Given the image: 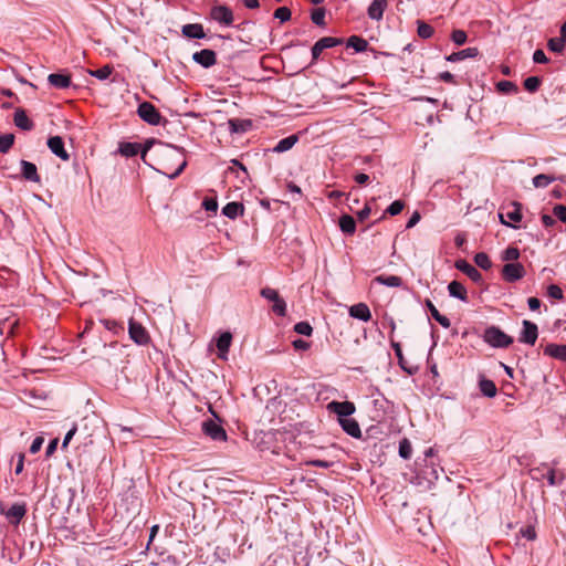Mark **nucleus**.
<instances>
[{"instance_id": "nucleus-17", "label": "nucleus", "mask_w": 566, "mask_h": 566, "mask_svg": "<svg viewBox=\"0 0 566 566\" xmlns=\"http://www.w3.org/2000/svg\"><path fill=\"white\" fill-rule=\"evenodd\" d=\"M388 6L387 0H374L368 7L367 13L371 20L380 21Z\"/></svg>"}, {"instance_id": "nucleus-24", "label": "nucleus", "mask_w": 566, "mask_h": 566, "mask_svg": "<svg viewBox=\"0 0 566 566\" xmlns=\"http://www.w3.org/2000/svg\"><path fill=\"white\" fill-rule=\"evenodd\" d=\"M448 291H449L450 296L459 298L463 302L468 301L467 289L459 281L450 282L448 285Z\"/></svg>"}, {"instance_id": "nucleus-2", "label": "nucleus", "mask_w": 566, "mask_h": 566, "mask_svg": "<svg viewBox=\"0 0 566 566\" xmlns=\"http://www.w3.org/2000/svg\"><path fill=\"white\" fill-rule=\"evenodd\" d=\"M483 339L485 343L496 348H506L513 343V338L497 326L488 327L484 331Z\"/></svg>"}, {"instance_id": "nucleus-51", "label": "nucleus", "mask_w": 566, "mask_h": 566, "mask_svg": "<svg viewBox=\"0 0 566 566\" xmlns=\"http://www.w3.org/2000/svg\"><path fill=\"white\" fill-rule=\"evenodd\" d=\"M403 207H405V203L401 200H395L386 209V213H389L390 216H397L402 211Z\"/></svg>"}, {"instance_id": "nucleus-21", "label": "nucleus", "mask_w": 566, "mask_h": 566, "mask_svg": "<svg viewBox=\"0 0 566 566\" xmlns=\"http://www.w3.org/2000/svg\"><path fill=\"white\" fill-rule=\"evenodd\" d=\"M228 125L231 134H243L251 129L252 120L232 118L228 120Z\"/></svg>"}, {"instance_id": "nucleus-20", "label": "nucleus", "mask_w": 566, "mask_h": 566, "mask_svg": "<svg viewBox=\"0 0 566 566\" xmlns=\"http://www.w3.org/2000/svg\"><path fill=\"white\" fill-rule=\"evenodd\" d=\"M342 429L350 437L353 438H360L361 437V430L358 424V422L353 418H344L343 420L338 421Z\"/></svg>"}, {"instance_id": "nucleus-29", "label": "nucleus", "mask_w": 566, "mask_h": 566, "mask_svg": "<svg viewBox=\"0 0 566 566\" xmlns=\"http://www.w3.org/2000/svg\"><path fill=\"white\" fill-rule=\"evenodd\" d=\"M426 306L428 311L430 312L431 316L444 328H449L451 325L450 319L440 314L438 308L434 306V304L430 300H426Z\"/></svg>"}, {"instance_id": "nucleus-45", "label": "nucleus", "mask_w": 566, "mask_h": 566, "mask_svg": "<svg viewBox=\"0 0 566 566\" xmlns=\"http://www.w3.org/2000/svg\"><path fill=\"white\" fill-rule=\"evenodd\" d=\"M112 72H113V67L111 65H104L95 71H92L91 75L101 81H104L111 76Z\"/></svg>"}, {"instance_id": "nucleus-47", "label": "nucleus", "mask_w": 566, "mask_h": 566, "mask_svg": "<svg viewBox=\"0 0 566 566\" xmlns=\"http://www.w3.org/2000/svg\"><path fill=\"white\" fill-rule=\"evenodd\" d=\"M418 35L422 39H429L433 34V28L426 22H418Z\"/></svg>"}, {"instance_id": "nucleus-1", "label": "nucleus", "mask_w": 566, "mask_h": 566, "mask_svg": "<svg viewBox=\"0 0 566 566\" xmlns=\"http://www.w3.org/2000/svg\"><path fill=\"white\" fill-rule=\"evenodd\" d=\"M155 144L158 145V148L154 151V155L158 160H160V168H158V171L163 172L170 179L178 177L187 165L178 147L157 142L151 138L146 140L143 148L138 143L122 142L118 146V153L127 158L134 157L140 153V158L146 161L147 153Z\"/></svg>"}, {"instance_id": "nucleus-11", "label": "nucleus", "mask_w": 566, "mask_h": 566, "mask_svg": "<svg viewBox=\"0 0 566 566\" xmlns=\"http://www.w3.org/2000/svg\"><path fill=\"white\" fill-rule=\"evenodd\" d=\"M138 116L149 125H166L167 119L164 118L158 108H137Z\"/></svg>"}, {"instance_id": "nucleus-35", "label": "nucleus", "mask_w": 566, "mask_h": 566, "mask_svg": "<svg viewBox=\"0 0 566 566\" xmlns=\"http://www.w3.org/2000/svg\"><path fill=\"white\" fill-rule=\"evenodd\" d=\"M367 46H368V42L358 35H352L347 40V48H352L356 52H364V51H366Z\"/></svg>"}, {"instance_id": "nucleus-6", "label": "nucleus", "mask_w": 566, "mask_h": 566, "mask_svg": "<svg viewBox=\"0 0 566 566\" xmlns=\"http://www.w3.org/2000/svg\"><path fill=\"white\" fill-rule=\"evenodd\" d=\"M327 410L338 416V421L348 418L356 411V407L350 401H331Z\"/></svg>"}, {"instance_id": "nucleus-12", "label": "nucleus", "mask_w": 566, "mask_h": 566, "mask_svg": "<svg viewBox=\"0 0 566 566\" xmlns=\"http://www.w3.org/2000/svg\"><path fill=\"white\" fill-rule=\"evenodd\" d=\"M0 511L11 524L18 525L25 516L27 505L25 503H14L8 511L4 512L2 509Z\"/></svg>"}, {"instance_id": "nucleus-34", "label": "nucleus", "mask_w": 566, "mask_h": 566, "mask_svg": "<svg viewBox=\"0 0 566 566\" xmlns=\"http://www.w3.org/2000/svg\"><path fill=\"white\" fill-rule=\"evenodd\" d=\"M391 344V347L392 349L395 350V354H396V357L398 359V364L399 366L405 370L407 371L409 375H412L413 374V370L411 368H408L407 367V361L403 357V354H402V349H401V346L398 342H395L391 339L390 342Z\"/></svg>"}, {"instance_id": "nucleus-10", "label": "nucleus", "mask_w": 566, "mask_h": 566, "mask_svg": "<svg viewBox=\"0 0 566 566\" xmlns=\"http://www.w3.org/2000/svg\"><path fill=\"white\" fill-rule=\"evenodd\" d=\"M523 329L521 332L518 340L521 343L533 346L538 336L537 325L531 321H523Z\"/></svg>"}, {"instance_id": "nucleus-22", "label": "nucleus", "mask_w": 566, "mask_h": 566, "mask_svg": "<svg viewBox=\"0 0 566 566\" xmlns=\"http://www.w3.org/2000/svg\"><path fill=\"white\" fill-rule=\"evenodd\" d=\"M21 174L24 179L33 182L40 181L36 166L33 163L21 160Z\"/></svg>"}, {"instance_id": "nucleus-15", "label": "nucleus", "mask_w": 566, "mask_h": 566, "mask_svg": "<svg viewBox=\"0 0 566 566\" xmlns=\"http://www.w3.org/2000/svg\"><path fill=\"white\" fill-rule=\"evenodd\" d=\"M49 149L62 160H69L70 155L64 148V142L60 136H53L48 139Z\"/></svg>"}, {"instance_id": "nucleus-50", "label": "nucleus", "mask_w": 566, "mask_h": 566, "mask_svg": "<svg viewBox=\"0 0 566 566\" xmlns=\"http://www.w3.org/2000/svg\"><path fill=\"white\" fill-rule=\"evenodd\" d=\"M541 78L537 76H530L524 81V87L528 92H535L541 85Z\"/></svg>"}, {"instance_id": "nucleus-16", "label": "nucleus", "mask_w": 566, "mask_h": 566, "mask_svg": "<svg viewBox=\"0 0 566 566\" xmlns=\"http://www.w3.org/2000/svg\"><path fill=\"white\" fill-rule=\"evenodd\" d=\"M232 342V334L230 332H223L217 338L216 346L218 348V357L221 359H227V355Z\"/></svg>"}, {"instance_id": "nucleus-54", "label": "nucleus", "mask_w": 566, "mask_h": 566, "mask_svg": "<svg viewBox=\"0 0 566 566\" xmlns=\"http://www.w3.org/2000/svg\"><path fill=\"white\" fill-rule=\"evenodd\" d=\"M84 423L81 428H78V433L80 436H83V439H84V444L85 446H91L93 444V440H92V434L87 432V423H86V419L83 420Z\"/></svg>"}, {"instance_id": "nucleus-36", "label": "nucleus", "mask_w": 566, "mask_h": 566, "mask_svg": "<svg viewBox=\"0 0 566 566\" xmlns=\"http://www.w3.org/2000/svg\"><path fill=\"white\" fill-rule=\"evenodd\" d=\"M99 323L115 335L124 332V326L114 319L103 318Z\"/></svg>"}, {"instance_id": "nucleus-23", "label": "nucleus", "mask_w": 566, "mask_h": 566, "mask_svg": "<svg viewBox=\"0 0 566 566\" xmlns=\"http://www.w3.org/2000/svg\"><path fill=\"white\" fill-rule=\"evenodd\" d=\"M298 142V135L293 134L283 139H281L272 149L273 153H285L294 147V145Z\"/></svg>"}, {"instance_id": "nucleus-13", "label": "nucleus", "mask_w": 566, "mask_h": 566, "mask_svg": "<svg viewBox=\"0 0 566 566\" xmlns=\"http://www.w3.org/2000/svg\"><path fill=\"white\" fill-rule=\"evenodd\" d=\"M192 60L203 67H210L216 64V52L210 49H203L192 54Z\"/></svg>"}, {"instance_id": "nucleus-64", "label": "nucleus", "mask_w": 566, "mask_h": 566, "mask_svg": "<svg viewBox=\"0 0 566 566\" xmlns=\"http://www.w3.org/2000/svg\"><path fill=\"white\" fill-rule=\"evenodd\" d=\"M293 347L296 349V350H306L310 348V344L304 340V339H295L293 342Z\"/></svg>"}, {"instance_id": "nucleus-26", "label": "nucleus", "mask_w": 566, "mask_h": 566, "mask_svg": "<svg viewBox=\"0 0 566 566\" xmlns=\"http://www.w3.org/2000/svg\"><path fill=\"white\" fill-rule=\"evenodd\" d=\"M182 34L190 39H202L206 36L201 24L189 23L182 27Z\"/></svg>"}, {"instance_id": "nucleus-8", "label": "nucleus", "mask_w": 566, "mask_h": 566, "mask_svg": "<svg viewBox=\"0 0 566 566\" xmlns=\"http://www.w3.org/2000/svg\"><path fill=\"white\" fill-rule=\"evenodd\" d=\"M342 39L333 38V36H324L319 39L313 46H312V63L318 60L322 52L326 49L334 48L336 45L342 44Z\"/></svg>"}, {"instance_id": "nucleus-55", "label": "nucleus", "mask_w": 566, "mask_h": 566, "mask_svg": "<svg viewBox=\"0 0 566 566\" xmlns=\"http://www.w3.org/2000/svg\"><path fill=\"white\" fill-rule=\"evenodd\" d=\"M553 213L559 221H562L563 223H566V206L556 205L553 208Z\"/></svg>"}, {"instance_id": "nucleus-28", "label": "nucleus", "mask_w": 566, "mask_h": 566, "mask_svg": "<svg viewBox=\"0 0 566 566\" xmlns=\"http://www.w3.org/2000/svg\"><path fill=\"white\" fill-rule=\"evenodd\" d=\"M479 54V50L476 48H467L459 52L451 53L446 57L449 62H458L468 57H475Z\"/></svg>"}, {"instance_id": "nucleus-33", "label": "nucleus", "mask_w": 566, "mask_h": 566, "mask_svg": "<svg viewBox=\"0 0 566 566\" xmlns=\"http://www.w3.org/2000/svg\"><path fill=\"white\" fill-rule=\"evenodd\" d=\"M479 388L480 391L488 398H493L497 392L494 381L486 378L480 379Z\"/></svg>"}, {"instance_id": "nucleus-57", "label": "nucleus", "mask_w": 566, "mask_h": 566, "mask_svg": "<svg viewBox=\"0 0 566 566\" xmlns=\"http://www.w3.org/2000/svg\"><path fill=\"white\" fill-rule=\"evenodd\" d=\"M77 431H78V427H77V426H73V428H71V429L66 432V434H65V437H64V439H63V441H62V446H61V448H62L63 450L67 448V446H69L70 441H71V440L73 439V437L77 433Z\"/></svg>"}, {"instance_id": "nucleus-19", "label": "nucleus", "mask_w": 566, "mask_h": 566, "mask_svg": "<svg viewBox=\"0 0 566 566\" xmlns=\"http://www.w3.org/2000/svg\"><path fill=\"white\" fill-rule=\"evenodd\" d=\"M455 268L463 272L468 277H470L473 282H479L482 280L481 273L470 263L464 260H459L455 262Z\"/></svg>"}, {"instance_id": "nucleus-3", "label": "nucleus", "mask_w": 566, "mask_h": 566, "mask_svg": "<svg viewBox=\"0 0 566 566\" xmlns=\"http://www.w3.org/2000/svg\"><path fill=\"white\" fill-rule=\"evenodd\" d=\"M261 295L270 301L273 302L272 311L279 315V316H285L286 314V303L285 301L279 295L277 291L271 287H264L261 290Z\"/></svg>"}, {"instance_id": "nucleus-58", "label": "nucleus", "mask_w": 566, "mask_h": 566, "mask_svg": "<svg viewBox=\"0 0 566 566\" xmlns=\"http://www.w3.org/2000/svg\"><path fill=\"white\" fill-rule=\"evenodd\" d=\"M231 164H232V166H231V167H229V169H228V170H229L230 172H234V167H238V169H240V170L244 174V177L242 178V181H244V180H245V178H248V177H249V174H248V169H247V167H245L243 164H241L238 159H232V160H231Z\"/></svg>"}, {"instance_id": "nucleus-46", "label": "nucleus", "mask_w": 566, "mask_h": 566, "mask_svg": "<svg viewBox=\"0 0 566 566\" xmlns=\"http://www.w3.org/2000/svg\"><path fill=\"white\" fill-rule=\"evenodd\" d=\"M496 88L504 94L516 93L518 91L517 86L511 81H500L496 84Z\"/></svg>"}, {"instance_id": "nucleus-40", "label": "nucleus", "mask_w": 566, "mask_h": 566, "mask_svg": "<svg viewBox=\"0 0 566 566\" xmlns=\"http://www.w3.org/2000/svg\"><path fill=\"white\" fill-rule=\"evenodd\" d=\"M474 262L482 270H489L492 266V262H491L489 255L484 252L476 253L474 256Z\"/></svg>"}, {"instance_id": "nucleus-25", "label": "nucleus", "mask_w": 566, "mask_h": 566, "mask_svg": "<svg viewBox=\"0 0 566 566\" xmlns=\"http://www.w3.org/2000/svg\"><path fill=\"white\" fill-rule=\"evenodd\" d=\"M14 125L22 130H31L33 122L28 117L23 109H18L13 117Z\"/></svg>"}, {"instance_id": "nucleus-32", "label": "nucleus", "mask_w": 566, "mask_h": 566, "mask_svg": "<svg viewBox=\"0 0 566 566\" xmlns=\"http://www.w3.org/2000/svg\"><path fill=\"white\" fill-rule=\"evenodd\" d=\"M375 282L389 287H399L402 285V279L398 275L381 274L375 277Z\"/></svg>"}, {"instance_id": "nucleus-53", "label": "nucleus", "mask_w": 566, "mask_h": 566, "mask_svg": "<svg viewBox=\"0 0 566 566\" xmlns=\"http://www.w3.org/2000/svg\"><path fill=\"white\" fill-rule=\"evenodd\" d=\"M451 39L457 45H462L467 42L468 36L463 30H454L451 34Z\"/></svg>"}, {"instance_id": "nucleus-43", "label": "nucleus", "mask_w": 566, "mask_h": 566, "mask_svg": "<svg viewBox=\"0 0 566 566\" xmlns=\"http://www.w3.org/2000/svg\"><path fill=\"white\" fill-rule=\"evenodd\" d=\"M520 258V250L515 247H509L502 253V260L507 263L514 262Z\"/></svg>"}, {"instance_id": "nucleus-44", "label": "nucleus", "mask_w": 566, "mask_h": 566, "mask_svg": "<svg viewBox=\"0 0 566 566\" xmlns=\"http://www.w3.org/2000/svg\"><path fill=\"white\" fill-rule=\"evenodd\" d=\"M412 454V447H411V443L408 439H402L400 442H399V455L402 458V459H410Z\"/></svg>"}, {"instance_id": "nucleus-42", "label": "nucleus", "mask_w": 566, "mask_h": 566, "mask_svg": "<svg viewBox=\"0 0 566 566\" xmlns=\"http://www.w3.org/2000/svg\"><path fill=\"white\" fill-rule=\"evenodd\" d=\"M325 14H326V11L324 8H317L312 12L311 19L314 24H316L318 27H325L326 25Z\"/></svg>"}, {"instance_id": "nucleus-4", "label": "nucleus", "mask_w": 566, "mask_h": 566, "mask_svg": "<svg viewBox=\"0 0 566 566\" xmlns=\"http://www.w3.org/2000/svg\"><path fill=\"white\" fill-rule=\"evenodd\" d=\"M128 334L130 339L137 345L144 346L150 342V336L146 328L133 318L128 323Z\"/></svg>"}, {"instance_id": "nucleus-5", "label": "nucleus", "mask_w": 566, "mask_h": 566, "mask_svg": "<svg viewBox=\"0 0 566 566\" xmlns=\"http://www.w3.org/2000/svg\"><path fill=\"white\" fill-rule=\"evenodd\" d=\"M210 17L224 27H230L234 20L232 10L222 4L213 6L210 10Z\"/></svg>"}, {"instance_id": "nucleus-59", "label": "nucleus", "mask_w": 566, "mask_h": 566, "mask_svg": "<svg viewBox=\"0 0 566 566\" xmlns=\"http://www.w3.org/2000/svg\"><path fill=\"white\" fill-rule=\"evenodd\" d=\"M543 476H546L548 484L552 486L560 484L563 480V478L559 481L556 479V472L554 469H548L546 474H543Z\"/></svg>"}, {"instance_id": "nucleus-52", "label": "nucleus", "mask_w": 566, "mask_h": 566, "mask_svg": "<svg viewBox=\"0 0 566 566\" xmlns=\"http://www.w3.org/2000/svg\"><path fill=\"white\" fill-rule=\"evenodd\" d=\"M547 295L551 298H555V300H563V297H564L563 290L556 284H551L547 287Z\"/></svg>"}, {"instance_id": "nucleus-56", "label": "nucleus", "mask_w": 566, "mask_h": 566, "mask_svg": "<svg viewBox=\"0 0 566 566\" xmlns=\"http://www.w3.org/2000/svg\"><path fill=\"white\" fill-rule=\"evenodd\" d=\"M202 207L210 212H217L218 210V201L214 198H205L202 201Z\"/></svg>"}, {"instance_id": "nucleus-9", "label": "nucleus", "mask_w": 566, "mask_h": 566, "mask_svg": "<svg viewBox=\"0 0 566 566\" xmlns=\"http://www.w3.org/2000/svg\"><path fill=\"white\" fill-rule=\"evenodd\" d=\"M202 431L206 436L210 437L214 441H226L227 432L226 430L214 422L213 420H206L202 422Z\"/></svg>"}, {"instance_id": "nucleus-49", "label": "nucleus", "mask_w": 566, "mask_h": 566, "mask_svg": "<svg viewBox=\"0 0 566 566\" xmlns=\"http://www.w3.org/2000/svg\"><path fill=\"white\" fill-rule=\"evenodd\" d=\"M291 10L287 7H280L274 11V18L281 22H286L291 19Z\"/></svg>"}, {"instance_id": "nucleus-41", "label": "nucleus", "mask_w": 566, "mask_h": 566, "mask_svg": "<svg viewBox=\"0 0 566 566\" xmlns=\"http://www.w3.org/2000/svg\"><path fill=\"white\" fill-rule=\"evenodd\" d=\"M547 48L554 53H563L565 50V41L560 38H552L547 41Z\"/></svg>"}, {"instance_id": "nucleus-60", "label": "nucleus", "mask_w": 566, "mask_h": 566, "mask_svg": "<svg viewBox=\"0 0 566 566\" xmlns=\"http://www.w3.org/2000/svg\"><path fill=\"white\" fill-rule=\"evenodd\" d=\"M533 61L535 63H547L548 62V59L546 56V54L544 53L543 50L538 49L536 50L534 53H533Z\"/></svg>"}, {"instance_id": "nucleus-61", "label": "nucleus", "mask_w": 566, "mask_h": 566, "mask_svg": "<svg viewBox=\"0 0 566 566\" xmlns=\"http://www.w3.org/2000/svg\"><path fill=\"white\" fill-rule=\"evenodd\" d=\"M43 441L42 437H36L31 443L30 452L33 454L38 453L42 448Z\"/></svg>"}, {"instance_id": "nucleus-37", "label": "nucleus", "mask_w": 566, "mask_h": 566, "mask_svg": "<svg viewBox=\"0 0 566 566\" xmlns=\"http://www.w3.org/2000/svg\"><path fill=\"white\" fill-rule=\"evenodd\" d=\"M554 176L539 174L533 178V185L535 188H546L548 185H551L553 181H555Z\"/></svg>"}, {"instance_id": "nucleus-27", "label": "nucleus", "mask_w": 566, "mask_h": 566, "mask_svg": "<svg viewBox=\"0 0 566 566\" xmlns=\"http://www.w3.org/2000/svg\"><path fill=\"white\" fill-rule=\"evenodd\" d=\"M244 212V206L240 202H229L222 208L223 216L229 219H235L238 216H242Z\"/></svg>"}, {"instance_id": "nucleus-18", "label": "nucleus", "mask_w": 566, "mask_h": 566, "mask_svg": "<svg viewBox=\"0 0 566 566\" xmlns=\"http://www.w3.org/2000/svg\"><path fill=\"white\" fill-rule=\"evenodd\" d=\"M349 315L356 319L368 322L371 318V313L367 304L357 303L349 307Z\"/></svg>"}, {"instance_id": "nucleus-31", "label": "nucleus", "mask_w": 566, "mask_h": 566, "mask_svg": "<svg viewBox=\"0 0 566 566\" xmlns=\"http://www.w3.org/2000/svg\"><path fill=\"white\" fill-rule=\"evenodd\" d=\"M339 228L340 230L347 234V235H352L355 233L356 231V222H355V219L349 216V214H343L340 218H339Z\"/></svg>"}, {"instance_id": "nucleus-39", "label": "nucleus", "mask_w": 566, "mask_h": 566, "mask_svg": "<svg viewBox=\"0 0 566 566\" xmlns=\"http://www.w3.org/2000/svg\"><path fill=\"white\" fill-rule=\"evenodd\" d=\"M513 209L506 212V218L512 222H520L522 220V205L518 202L512 203Z\"/></svg>"}, {"instance_id": "nucleus-62", "label": "nucleus", "mask_w": 566, "mask_h": 566, "mask_svg": "<svg viewBox=\"0 0 566 566\" xmlns=\"http://www.w3.org/2000/svg\"><path fill=\"white\" fill-rule=\"evenodd\" d=\"M482 108H468L467 117L472 122L480 120Z\"/></svg>"}, {"instance_id": "nucleus-48", "label": "nucleus", "mask_w": 566, "mask_h": 566, "mask_svg": "<svg viewBox=\"0 0 566 566\" xmlns=\"http://www.w3.org/2000/svg\"><path fill=\"white\" fill-rule=\"evenodd\" d=\"M294 331L304 336H311L313 333V328L307 322H298L294 325Z\"/></svg>"}, {"instance_id": "nucleus-7", "label": "nucleus", "mask_w": 566, "mask_h": 566, "mask_svg": "<svg viewBox=\"0 0 566 566\" xmlns=\"http://www.w3.org/2000/svg\"><path fill=\"white\" fill-rule=\"evenodd\" d=\"M524 275L525 268L518 262L506 263L502 269L503 280L510 283L521 280Z\"/></svg>"}, {"instance_id": "nucleus-14", "label": "nucleus", "mask_w": 566, "mask_h": 566, "mask_svg": "<svg viewBox=\"0 0 566 566\" xmlns=\"http://www.w3.org/2000/svg\"><path fill=\"white\" fill-rule=\"evenodd\" d=\"M48 82L50 86L54 88H66L72 83L71 74L67 72L62 73H52L48 76Z\"/></svg>"}, {"instance_id": "nucleus-63", "label": "nucleus", "mask_w": 566, "mask_h": 566, "mask_svg": "<svg viewBox=\"0 0 566 566\" xmlns=\"http://www.w3.org/2000/svg\"><path fill=\"white\" fill-rule=\"evenodd\" d=\"M24 453H19L17 455V465H15V469H14V473L15 474H21L22 471H23V468H24Z\"/></svg>"}, {"instance_id": "nucleus-30", "label": "nucleus", "mask_w": 566, "mask_h": 566, "mask_svg": "<svg viewBox=\"0 0 566 566\" xmlns=\"http://www.w3.org/2000/svg\"><path fill=\"white\" fill-rule=\"evenodd\" d=\"M544 354L566 361V345L548 344L544 349Z\"/></svg>"}, {"instance_id": "nucleus-38", "label": "nucleus", "mask_w": 566, "mask_h": 566, "mask_svg": "<svg viewBox=\"0 0 566 566\" xmlns=\"http://www.w3.org/2000/svg\"><path fill=\"white\" fill-rule=\"evenodd\" d=\"M14 144L13 134H4L0 136V153L7 154Z\"/></svg>"}]
</instances>
